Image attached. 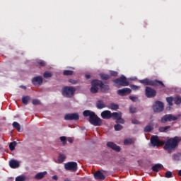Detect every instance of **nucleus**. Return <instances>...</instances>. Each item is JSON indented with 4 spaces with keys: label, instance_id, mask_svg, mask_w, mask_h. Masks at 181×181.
<instances>
[{
    "label": "nucleus",
    "instance_id": "1",
    "mask_svg": "<svg viewBox=\"0 0 181 181\" xmlns=\"http://www.w3.org/2000/svg\"><path fill=\"white\" fill-rule=\"evenodd\" d=\"M83 117H89V122L94 127H101L103 125V119L100 118L95 112H91L90 110H84Z\"/></svg>",
    "mask_w": 181,
    "mask_h": 181
},
{
    "label": "nucleus",
    "instance_id": "2",
    "mask_svg": "<svg viewBox=\"0 0 181 181\" xmlns=\"http://www.w3.org/2000/svg\"><path fill=\"white\" fill-rule=\"evenodd\" d=\"M179 142H180L179 137L175 136L174 138H171L166 141L163 148L165 151H167L168 153H172L174 149H176V146H177Z\"/></svg>",
    "mask_w": 181,
    "mask_h": 181
},
{
    "label": "nucleus",
    "instance_id": "3",
    "mask_svg": "<svg viewBox=\"0 0 181 181\" xmlns=\"http://www.w3.org/2000/svg\"><path fill=\"white\" fill-rule=\"evenodd\" d=\"M139 83L141 84H143V86H152L153 87H159V86L162 87H165V84L163 82L158 80H149L148 78L142 79L139 81Z\"/></svg>",
    "mask_w": 181,
    "mask_h": 181
},
{
    "label": "nucleus",
    "instance_id": "4",
    "mask_svg": "<svg viewBox=\"0 0 181 181\" xmlns=\"http://www.w3.org/2000/svg\"><path fill=\"white\" fill-rule=\"evenodd\" d=\"M76 93V88L73 86H64L62 88V95L66 98H71Z\"/></svg>",
    "mask_w": 181,
    "mask_h": 181
},
{
    "label": "nucleus",
    "instance_id": "5",
    "mask_svg": "<svg viewBox=\"0 0 181 181\" xmlns=\"http://www.w3.org/2000/svg\"><path fill=\"white\" fill-rule=\"evenodd\" d=\"M113 82H115V84L120 86V87H127V86H129V81H128V79H127V77L124 75L113 80Z\"/></svg>",
    "mask_w": 181,
    "mask_h": 181
},
{
    "label": "nucleus",
    "instance_id": "6",
    "mask_svg": "<svg viewBox=\"0 0 181 181\" xmlns=\"http://www.w3.org/2000/svg\"><path fill=\"white\" fill-rule=\"evenodd\" d=\"M180 118V115H178L177 116H174L172 114L165 115L163 117H161L160 122L162 124H166V122H172V121H176L177 119H179Z\"/></svg>",
    "mask_w": 181,
    "mask_h": 181
},
{
    "label": "nucleus",
    "instance_id": "7",
    "mask_svg": "<svg viewBox=\"0 0 181 181\" xmlns=\"http://www.w3.org/2000/svg\"><path fill=\"white\" fill-rule=\"evenodd\" d=\"M150 142L152 146L154 148L155 146L159 147L163 146V145H165V141H160V139H159V136H151Z\"/></svg>",
    "mask_w": 181,
    "mask_h": 181
},
{
    "label": "nucleus",
    "instance_id": "8",
    "mask_svg": "<svg viewBox=\"0 0 181 181\" xmlns=\"http://www.w3.org/2000/svg\"><path fill=\"white\" fill-rule=\"evenodd\" d=\"M100 81L98 80H93L90 82L91 87H90V93L92 94H97L98 93V90L100 89Z\"/></svg>",
    "mask_w": 181,
    "mask_h": 181
},
{
    "label": "nucleus",
    "instance_id": "9",
    "mask_svg": "<svg viewBox=\"0 0 181 181\" xmlns=\"http://www.w3.org/2000/svg\"><path fill=\"white\" fill-rule=\"evenodd\" d=\"M165 108V106L163 105V103L157 100L155 102V103L153 105V110L155 112H162Z\"/></svg>",
    "mask_w": 181,
    "mask_h": 181
},
{
    "label": "nucleus",
    "instance_id": "10",
    "mask_svg": "<svg viewBox=\"0 0 181 181\" xmlns=\"http://www.w3.org/2000/svg\"><path fill=\"white\" fill-rule=\"evenodd\" d=\"M145 94L147 98H153V97H156V90L149 86H146Z\"/></svg>",
    "mask_w": 181,
    "mask_h": 181
},
{
    "label": "nucleus",
    "instance_id": "11",
    "mask_svg": "<svg viewBox=\"0 0 181 181\" xmlns=\"http://www.w3.org/2000/svg\"><path fill=\"white\" fill-rule=\"evenodd\" d=\"M65 121H78L80 116L77 113H69L64 116Z\"/></svg>",
    "mask_w": 181,
    "mask_h": 181
},
{
    "label": "nucleus",
    "instance_id": "12",
    "mask_svg": "<svg viewBox=\"0 0 181 181\" xmlns=\"http://www.w3.org/2000/svg\"><path fill=\"white\" fill-rule=\"evenodd\" d=\"M66 170H70L71 172H77V163L69 162L64 165Z\"/></svg>",
    "mask_w": 181,
    "mask_h": 181
},
{
    "label": "nucleus",
    "instance_id": "13",
    "mask_svg": "<svg viewBox=\"0 0 181 181\" xmlns=\"http://www.w3.org/2000/svg\"><path fill=\"white\" fill-rule=\"evenodd\" d=\"M131 93H132V90L129 88H124L117 90L118 95H120L121 97H125V95H128L131 94Z\"/></svg>",
    "mask_w": 181,
    "mask_h": 181
},
{
    "label": "nucleus",
    "instance_id": "14",
    "mask_svg": "<svg viewBox=\"0 0 181 181\" xmlns=\"http://www.w3.org/2000/svg\"><path fill=\"white\" fill-rule=\"evenodd\" d=\"M33 86H42L43 84V78L40 76H35L32 78Z\"/></svg>",
    "mask_w": 181,
    "mask_h": 181
},
{
    "label": "nucleus",
    "instance_id": "15",
    "mask_svg": "<svg viewBox=\"0 0 181 181\" xmlns=\"http://www.w3.org/2000/svg\"><path fill=\"white\" fill-rule=\"evenodd\" d=\"M106 145H107V148H110V149H112L113 151H115L116 152L121 151V147H119V146H117L112 141H108Z\"/></svg>",
    "mask_w": 181,
    "mask_h": 181
},
{
    "label": "nucleus",
    "instance_id": "16",
    "mask_svg": "<svg viewBox=\"0 0 181 181\" xmlns=\"http://www.w3.org/2000/svg\"><path fill=\"white\" fill-rule=\"evenodd\" d=\"M111 111L104 110L101 112L100 116L103 119H111Z\"/></svg>",
    "mask_w": 181,
    "mask_h": 181
},
{
    "label": "nucleus",
    "instance_id": "17",
    "mask_svg": "<svg viewBox=\"0 0 181 181\" xmlns=\"http://www.w3.org/2000/svg\"><path fill=\"white\" fill-rule=\"evenodd\" d=\"M99 88H100V91H102V93H107V91L110 90V86L104 84L101 81H100L99 83Z\"/></svg>",
    "mask_w": 181,
    "mask_h": 181
},
{
    "label": "nucleus",
    "instance_id": "18",
    "mask_svg": "<svg viewBox=\"0 0 181 181\" xmlns=\"http://www.w3.org/2000/svg\"><path fill=\"white\" fill-rule=\"evenodd\" d=\"M94 177L96 180H104L105 179V175L101 171H97L94 174Z\"/></svg>",
    "mask_w": 181,
    "mask_h": 181
},
{
    "label": "nucleus",
    "instance_id": "19",
    "mask_svg": "<svg viewBox=\"0 0 181 181\" xmlns=\"http://www.w3.org/2000/svg\"><path fill=\"white\" fill-rule=\"evenodd\" d=\"M111 118H112L113 119H116V121H118V119L122 118V113H121V112H114L111 114Z\"/></svg>",
    "mask_w": 181,
    "mask_h": 181
},
{
    "label": "nucleus",
    "instance_id": "20",
    "mask_svg": "<svg viewBox=\"0 0 181 181\" xmlns=\"http://www.w3.org/2000/svg\"><path fill=\"white\" fill-rule=\"evenodd\" d=\"M105 107H107V105H105L103 100H99L96 102V107L98 110H103V108H105Z\"/></svg>",
    "mask_w": 181,
    "mask_h": 181
},
{
    "label": "nucleus",
    "instance_id": "21",
    "mask_svg": "<svg viewBox=\"0 0 181 181\" xmlns=\"http://www.w3.org/2000/svg\"><path fill=\"white\" fill-rule=\"evenodd\" d=\"M9 166L12 169H16V168H19V162L16 160H11L9 161Z\"/></svg>",
    "mask_w": 181,
    "mask_h": 181
},
{
    "label": "nucleus",
    "instance_id": "22",
    "mask_svg": "<svg viewBox=\"0 0 181 181\" xmlns=\"http://www.w3.org/2000/svg\"><path fill=\"white\" fill-rule=\"evenodd\" d=\"M153 172H159V170H162L163 169V165L162 164H156L151 168Z\"/></svg>",
    "mask_w": 181,
    "mask_h": 181
},
{
    "label": "nucleus",
    "instance_id": "23",
    "mask_svg": "<svg viewBox=\"0 0 181 181\" xmlns=\"http://www.w3.org/2000/svg\"><path fill=\"white\" fill-rule=\"evenodd\" d=\"M132 144H135V139L127 138L124 141V145H132Z\"/></svg>",
    "mask_w": 181,
    "mask_h": 181
},
{
    "label": "nucleus",
    "instance_id": "24",
    "mask_svg": "<svg viewBox=\"0 0 181 181\" xmlns=\"http://www.w3.org/2000/svg\"><path fill=\"white\" fill-rule=\"evenodd\" d=\"M107 108H109L110 110H112L113 111H117V110H118V108H119V105H118V104H115V103H110Z\"/></svg>",
    "mask_w": 181,
    "mask_h": 181
},
{
    "label": "nucleus",
    "instance_id": "25",
    "mask_svg": "<svg viewBox=\"0 0 181 181\" xmlns=\"http://www.w3.org/2000/svg\"><path fill=\"white\" fill-rule=\"evenodd\" d=\"M45 175H47V172L46 171L37 173L35 175V179H37V180H40V179H43L45 177Z\"/></svg>",
    "mask_w": 181,
    "mask_h": 181
},
{
    "label": "nucleus",
    "instance_id": "26",
    "mask_svg": "<svg viewBox=\"0 0 181 181\" xmlns=\"http://www.w3.org/2000/svg\"><path fill=\"white\" fill-rule=\"evenodd\" d=\"M173 160L178 161L181 159V153H176L172 156Z\"/></svg>",
    "mask_w": 181,
    "mask_h": 181
},
{
    "label": "nucleus",
    "instance_id": "27",
    "mask_svg": "<svg viewBox=\"0 0 181 181\" xmlns=\"http://www.w3.org/2000/svg\"><path fill=\"white\" fill-rule=\"evenodd\" d=\"M37 66H40V67H45L46 66V62L42 60V59H38L36 62Z\"/></svg>",
    "mask_w": 181,
    "mask_h": 181
},
{
    "label": "nucleus",
    "instance_id": "28",
    "mask_svg": "<svg viewBox=\"0 0 181 181\" xmlns=\"http://www.w3.org/2000/svg\"><path fill=\"white\" fill-rule=\"evenodd\" d=\"M173 100L175 99L172 96L166 98V101L170 107L173 105Z\"/></svg>",
    "mask_w": 181,
    "mask_h": 181
},
{
    "label": "nucleus",
    "instance_id": "29",
    "mask_svg": "<svg viewBox=\"0 0 181 181\" xmlns=\"http://www.w3.org/2000/svg\"><path fill=\"white\" fill-rule=\"evenodd\" d=\"M170 126L161 127H159L158 131L159 132H168V129H170Z\"/></svg>",
    "mask_w": 181,
    "mask_h": 181
},
{
    "label": "nucleus",
    "instance_id": "30",
    "mask_svg": "<svg viewBox=\"0 0 181 181\" xmlns=\"http://www.w3.org/2000/svg\"><path fill=\"white\" fill-rule=\"evenodd\" d=\"M53 76V74L50 71H45L43 74L44 78H50V77Z\"/></svg>",
    "mask_w": 181,
    "mask_h": 181
},
{
    "label": "nucleus",
    "instance_id": "31",
    "mask_svg": "<svg viewBox=\"0 0 181 181\" xmlns=\"http://www.w3.org/2000/svg\"><path fill=\"white\" fill-rule=\"evenodd\" d=\"M13 127L16 129H17L18 132H21V124L18 123V122H14L13 123Z\"/></svg>",
    "mask_w": 181,
    "mask_h": 181
},
{
    "label": "nucleus",
    "instance_id": "32",
    "mask_svg": "<svg viewBox=\"0 0 181 181\" xmlns=\"http://www.w3.org/2000/svg\"><path fill=\"white\" fill-rule=\"evenodd\" d=\"M66 159V156L64 154H59L58 157L59 163H63Z\"/></svg>",
    "mask_w": 181,
    "mask_h": 181
},
{
    "label": "nucleus",
    "instance_id": "33",
    "mask_svg": "<svg viewBox=\"0 0 181 181\" xmlns=\"http://www.w3.org/2000/svg\"><path fill=\"white\" fill-rule=\"evenodd\" d=\"M100 76L102 80H110V78L111 77L110 75L105 74H100Z\"/></svg>",
    "mask_w": 181,
    "mask_h": 181
},
{
    "label": "nucleus",
    "instance_id": "34",
    "mask_svg": "<svg viewBox=\"0 0 181 181\" xmlns=\"http://www.w3.org/2000/svg\"><path fill=\"white\" fill-rule=\"evenodd\" d=\"M74 71L71 70H64L63 72L64 76H73Z\"/></svg>",
    "mask_w": 181,
    "mask_h": 181
},
{
    "label": "nucleus",
    "instance_id": "35",
    "mask_svg": "<svg viewBox=\"0 0 181 181\" xmlns=\"http://www.w3.org/2000/svg\"><path fill=\"white\" fill-rule=\"evenodd\" d=\"M174 102L175 104H176L177 105H179L181 104V97L180 96H177L174 98Z\"/></svg>",
    "mask_w": 181,
    "mask_h": 181
},
{
    "label": "nucleus",
    "instance_id": "36",
    "mask_svg": "<svg viewBox=\"0 0 181 181\" xmlns=\"http://www.w3.org/2000/svg\"><path fill=\"white\" fill-rule=\"evenodd\" d=\"M16 141H13L11 143H10L9 144V149L10 151H15V146H16Z\"/></svg>",
    "mask_w": 181,
    "mask_h": 181
},
{
    "label": "nucleus",
    "instance_id": "37",
    "mask_svg": "<svg viewBox=\"0 0 181 181\" xmlns=\"http://www.w3.org/2000/svg\"><path fill=\"white\" fill-rule=\"evenodd\" d=\"M30 100V97L29 96H24L22 98V103L23 104H28V102Z\"/></svg>",
    "mask_w": 181,
    "mask_h": 181
},
{
    "label": "nucleus",
    "instance_id": "38",
    "mask_svg": "<svg viewBox=\"0 0 181 181\" xmlns=\"http://www.w3.org/2000/svg\"><path fill=\"white\" fill-rule=\"evenodd\" d=\"M152 129H153V127H152L151 125H147L144 128V132H151V131H152Z\"/></svg>",
    "mask_w": 181,
    "mask_h": 181
},
{
    "label": "nucleus",
    "instance_id": "39",
    "mask_svg": "<svg viewBox=\"0 0 181 181\" xmlns=\"http://www.w3.org/2000/svg\"><path fill=\"white\" fill-rule=\"evenodd\" d=\"M114 128L116 131H121L122 129V125L117 124L114 126Z\"/></svg>",
    "mask_w": 181,
    "mask_h": 181
},
{
    "label": "nucleus",
    "instance_id": "40",
    "mask_svg": "<svg viewBox=\"0 0 181 181\" xmlns=\"http://www.w3.org/2000/svg\"><path fill=\"white\" fill-rule=\"evenodd\" d=\"M32 103H33V105H40V100H39V99H33Z\"/></svg>",
    "mask_w": 181,
    "mask_h": 181
},
{
    "label": "nucleus",
    "instance_id": "41",
    "mask_svg": "<svg viewBox=\"0 0 181 181\" xmlns=\"http://www.w3.org/2000/svg\"><path fill=\"white\" fill-rule=\"evenodd\" d=\"M129 112H131V114H135V112H136V107L130 106L129 107Z\"/></svg>",
    "mask_w": 181,
    "mask_h": 181
},
{
    "label": "nucleus",
    "instance_id": "42",
    "mask_svg": "<svg viewBox=\"0 0 181 181\" xmlns=\"http://www.w3.org/2000/svg\"><path fill=\"white\" fill-rule=\"evenodd\" d=\"M173 177V174H172V172L170 171H167L165 173V177H167L168 179L170 178Z\"/></svg>",
    "mask_w": 181,
    "mask_h": 181
},
{
    "label": "nucleus",
    "instance_id": "43",
    "mask_svg": "<svg viewBox=\"0 0 181 181\" xmlns=\"http://www.w3.org/2000/svg\"><path fill=\"white\" fill-rule=\"evenodd\" d=\"M26 178L24 177V176H18L16 178V181H25Z\"/></svg>",
    "mask_w": 181,
    "mask_h": 181
},
{
    "label": "nucleus",
    "instance_id": "44",
    "mask_svg": "<svg viewBox=\"0 0 181 181\" xmlns=\"http://www.w3.org/2000/svg\"><path fill=\"white\" fill-rule=\"evenodd\" d=\"M129 100L133 101V103H136L138 101V97L136 96H129Z\"/></svg>",
    "mask_w": 181,
    "mask_h": 181
},
{
    "label": "nucleus",
    "instance_id": "45",
    "mask_svg": "<svg viewBox=\"0 0 181 181\" xmlns=\"http://www.w3.org/2000/svg\"><path fill=\"white\" fill-rule=\"evenodd\" d=\"M130 87L132 90H139V88H141V86H138L136 85H131Z\"/></svg>",
    "mask_w": 181,
    "mask_h": 181
},
{
    "label": "nucleus",
    "instance_id": "46",
    "mask_svg": "<svg viewBox=\"0 0 181 181\" xmlns=\"http://www.w3.org/2000/svg\"><path fill=\"white\" fill-rule=\"evenodd\" d=\"M60 141H62L63 145H66V136H61L60 137Z\"/></svg>",
    "mask_w": 181,
    "mask_h": 181
},
{
    "label": "nucleus",
    "instance_id": "47",
    "mask_svg": "<svg viewBox=\"0 0 181 181\" xmlns=\"http://www.w3.org/2000/svg\"><path fill=\"white\" fill-rule=\"evenodd\" d=\"M110 76L112 77H117V76H118V72L112 71H110Z\"/></svg>",
    "mask_w": 181,
    "mask_h": 181
},
{
    "label": "nucleus",
    "instance_id": "48",
    "mask_svg": "<svg viewBox=\"0 0 181 181\" xmlns=\"http://www.w3.org/2000/svg\"><path fill=\"white\" fill-rule=\"evenodd\" d=\"M116 122L119 124H124L125 121L122 117H120L118 120H116Z\"/></svg>",
    "mask_w": 181,
    "mask_h": 181
},
{
    "label": "nucleus",
    "instance_id": "49",
    "mask_svg": "<svg viewBox=\"0 0 181 181\" xmlns=\"http://www.w3.org/2000/svg\"><path fill=\"white\" fill-rule=\"evenodd\" d=\"M132 124H134L135 125H138V124H139V121H138V119H134L132 120Z\"/></svg>",
    "mask_w": 181,
    "mask_h": 181
},
{
    "label": "nucleus",
    "instance_id": "50",
    "mask_svg": "<svg viewBox=\"0 0 181 181\" xmlns=\"http://www.w3.org/2000/svg\"><path fill=\"white\" fill-rule=\"evenodd\" d=\"M69 83H71V84H77V81L74 79H69Z\"/></svg>",
    "mask_w": 181,
    "mask_h": 181
},
{
    "label": "nucleus",
    "instance_id": "51",
    "mask_svg": "<svg viewBox=\"0 0 181 181\" xmlns=\"http://www.w3.org/2000/svg\"><path fill=\"white\" fill-rule=\"evenodd\" d=\"M68 142L69 144H73V139H71V138L68 139Z\"/></svg>",
    "mask_w": 181,
    "mask_h": 181
},
{
    "label": "nucleus",
    "instance_id": "52",
    "mask_svg": "<svg viewBox=\"0 0 181 181\" xmlns=\"http://www.w3.org/2000/svg\"><path fill=\"white\" fill-rule=\"evenodd\" d=\"M86 78H87V80H88V78H90V77H91V76L90 74H86L85 75Z\"/></svg>",
    "mask_w": 181,
    "mask_h": 181
},
{
    "label": "nucleus",
    "instance_id": "53",
    "mask_svg": "<svg viewBox=\"0 0 181 181\" xmlns=\"http://www.w3.org/2000/svg\"><path fill=\"white\" fill-rule=\"evenodd\" d=\"M52 179H54V180H57V175H54Z\"/></svg>",
    "mask_w": 181,
    "mask_h": 181
},
{
    "label": "nucleus",
    "instance_id": "54",
    "mask_svg": "<svg viewBox=\"0 0 181 181\" xmlns=\"http://www.w3.org/2000/svg\"><path fill=\"white\" fill-rule=\"evenodd\" d=\"M21 88H23V90H26V86H21Z\"/></svg>",
    "mask_w": 181,
    "mask_h": 181
},
{
    "label": "nucleus",
    "instance_id": "55",
    "mask_svg": "<svg viewBox=\"0 0 181 181\" xmlns=\"http://www.w3.org/2000/svg\"><path fill=\"white\" fill-rule=\"evenodd\" d=\"M178 176H181V170L178 171Z\"/></svg>",
    "mask_w": 181,
    "mask_h": 181
}]
</instances>
